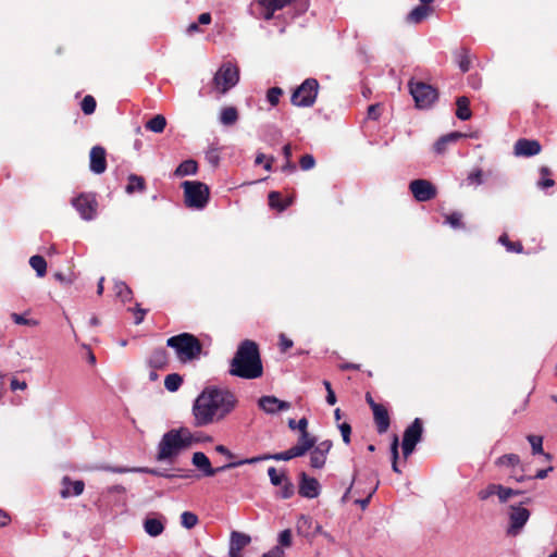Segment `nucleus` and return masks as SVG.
I'll list each match as a JSON object with an SVG mask.
<instances>
[{"label":"nucleus","instance_id":"obj_62","mask_svg":"<svg viewBox=\"0 0 557 557\" xmlns=\"http://www.w3.org/2000/svg\"><path fill=\"white\" fill-rule=\"evenodd\" d=\"M10 387L12 391L26 389L27 383L25 381H18L17 379L11 380Z\"/></svg>","mask_w":557,"mask_h":557},{"label":"nucleus","instance_id":"obj_31","mask_svg":"<svg viewBox=\"0 0 557 557\" xmlns=\"http://www.w3.org/2000/svg\"><path fill=\"white\" fill-rule=\"evenodd\" d=\"M497 467L517 468L521 466V460L517 454H505L495 460Z\"/></svg>","mask_w":557,"mask_h":557},{"label":"nucleus","instance_id":"obj_47","mask_svg":"<svg viewBox=\"0 0 557 557\" xmlns=\"http://www.w3.org/2000/svg\"><path fill=\"white\" fill-rule=\"evenodd\" d=\"M554 470V468L552 466H549L548 468L546 469H541L539 470L533 476H524V475H520V476H517L515 474H511L510 478L515 479L517 482H522L524 480H531V479H539V480H543L545 479L549 472H552Z\"/></svg>","mask_w":557,"mask_h":557},{"label":"nucleus","instance_id":"obj_24","mask_svg":"<svg viewBox=\"0 0 557 557\" xmlns=\"http://www.w3.org/2000/svg\"><path fill=\"white\" fill-rule=\"evenodd\" d=\"M432 12L433 9L430 5H418L408 13L406 21L410 24H419Z\"/></svg>","mask_w":557,"mask_h":557},{"label":"nucleus","instance_id":"obj_42","mask_svg":"<svg viewBox=\"0 0 557 557\" xmlns=\"http://www.w3.org/2000/svg\"><path fill=\"white\" fill-rule=\"evenodd\" d=\"M220 152L221 149L212 144L206 151V160L208 163H210L212 166H218L220 163Z\"/></svg>","mask_w":557,"mask_h":557},{"label":"nucleus","instance_id":"obj_7","mask_svg":"<svg viewBox=\"0 0 557 557\" xmlns=\"http://www.w3.org/2000/svg\"><path fill=\"white\" fill-rule=\"evenodd\" d=\"M408 87L418 109H429L438 99L437 89L426 83L410 79Z\"/></svg>","mask_w":557,"mask_h":557},{"label":"nucleus","instance_id":"obj_12","mask_svg":"<svg viewBox=\"0 0 557 557\" xmlns=\"http://www.w3.org/2000/svg\"><path fill=\"white\" fill-rule=\"evenodd\" d=\"M409 189L414 199L420 202L432 200L436 197V187L428 180H413L409 184Z\"/></svg>","mask_w":557,"mask_h":557},{"label":"nucleus","instance_id":"obj_2","mask_svg":"<svg viewBox=\"0 0 557 557\" xmlns=\"http://www.w3.org/2000/svg\"><path fill=\"white\" fill-rule=\"evenodd\" d=\"M230 374L233 376L253 380L261 377L263 366L258 344L251 339L243 341L231 360Z\"/></svg>","mask_w":557,"mask_h":557},{"label":"nucleus","instance_id":"obj_3","mask_svg":"<svg viewBox=\"0 0 557 557\" xmlns=\"http://www.w3.org/2000/svg\"><path fill=\"white\" fill-rule=\"evenodd\" d=\"M198 441L199 438H195L186 428L173 429L162 436L159 443L157 460L172 459L177 456L182 449L189 447L193 442Z\"/></svg>","mask_w":557,"mask_h":557},{"label":"nucleus","instance_id":"obj_59","mask_svg":"<svg viewBox=\"0 0 557 557\" xmlns=\"http://www.w3.org/2000/svg\"><path fill=\"white\" fill-rule=\"evenodd\" d=\"M293 347V341L289 339L285 334H280V348L282 352H286Z\"/></svg>","mask_w":557,"mask_h":557},{"label":"nucleus","instance_id":"obj_33","mask_svg":"<svg viewBox=\"0 0 557 557\" xmlns=\"http://www.w3.org/2000/svg\"><path fill=\"white\" fill-rule=\"evenodd\" d=\"M269 206L273 209L278 210L280 212L284 211L289 205L290 200H282V195L278 191H271L268 196Z\"/></svg>","mask_w":557,"mask_h":557},{"label":"nucleus","instance_id":"obj_19","mask_svg":"<svg viewBox=\"0 0 557 557\" xmlns=\"http://www.w3.org/2000/svg\"><path fill=\"white\" fill-rule=\"evenodd\" d=\"M258 405L267 413H275L290 408L289 403L280 400L275 396H262L259 398Z\"/></svg>","mask_w":557,"mask_h":557},{"label":"nucleus","instance_id":"obj_26","mask_svg":"<svg viewBox=\"0 0 557 557\" xmlns=\"http://www.w3.org/2000/svg\"><path fill=\"white\" fill-rule=\"evenodd\" d=\"M461 137H465V135L459 132H453L447 135H444L436 140V143L433 146V149L436 153L442 154L446 151L448 144L455 143Z\"/></svg>","mask_w":557,"mask_h":557},{"label":"nucleus","instance_id":"obj_36","mask_svg":"<svg viewBox=\"0 0 557 557\" xmlns=\"http://www.w3.org/2000/svg\"><path fill=\"white\" fill-rule=\"evenodd\" d=\"M29 265L36 271L37 276L42 277L47 273V261L42 256L35 255L29 259Z\"/></svg>","mask_w":557,"mask_h":557},{"label":"nucleus","instance_id":"obj_49","mask_svg":"<svg viewBox=\"0 0 557 557\" xmlns=\"http://www.w3.org/2000/svg\"><path fill=\"white\" fill-rule=\"evenodd\" d=\"M282 488L278 492V496L283 499L290 498L295 493V486L293 482L288 479L285 480L282 484Z\"/></svg>","mask_w":557,"mask_h":557},{"label":"nucleus","instance_id":"obj_45","mask_svg":"<svg viewBox=\"0 0 557 557\" xmlns=\"http://www.w3.org/2000/svg\"><path fill=\"white\" fill-rule=\"evenodd\" d=\"M97 107L96 99L91 95H87L81 102V109L86 115H90L95 112Z\"/></svg>","mask_w":557,"mask_h":557},{"label":"nucleus","instance_id":"obj_14","mask_svg":"<svg viewBox=\"0 0 557 557\" xmlns=\"http://www.w3.org/2000/svg\"><path fill=\"white\" fill-rule=\"evenodd\" d=\"M251 537L239 531H232L230 535V557H243L242 550L248 546Z\"/></svg>","mask_w":557,"mask_h":557},{"label":"nucleus","instance_id":"obj_57","mask_svg":"<svg viewBox=\"0 0 557 557\" xmlns=\"http://www.w3.org/2000/svg\"><path fill=\"white\" fill-rule=\"evenodd\" d=\"M11 318L12 320L16 323V324H21V325H32V326H35L38 324L37 321L35 320H30V319H26L24 315L22 314H18V313H12L11 314Z\"/></svg>","mask_w":557,"mask_h":557},{"label":"nucleus","instance_id":"obj_44","mask_svg":"<svg viewBox=\"0 0 557 557\" xmlns=\"http://www.w3.org/2000/svg\"><path fill=\"white\" fill-rule=\"evenodd\" d=\"M499 487L500 484L491 483L485 488L479 491L478 497L480 500H486L493 495H497L499 497Z\"/></svg>","mask_w":557,"mask_h":557},{"label":"nucleus","instance_id":"obj_20","mask_svg":"<svg viewBox=\"0 0 557 557\" xmlns=\"http://www.w3.org/2000/svg\"><path fill=\"white\" fill-rule=\"evenodd\" d=\"M295 457H299V455L296 453V449L293 446L289 449L282 451V453H276L273 455L265 454V455H261V456L243 459V462H244V465H253L259 461H263V460H268V459H274L277 461H280V460L288 461Z\"/></svg>","mask_w":557,"mask_h":557},{"label":"nucleus","instance_id":"obj_23","mask_svg":"<svg viewBox=\"0 0 557 557\" xmlns=\"http://www.w3.org/2000/svg\"><path fill=\"white\" fill-rule=\"evenodd\" d=\"M293 539H292V531L289 529H286L282 531L278 535V546L273 547L268 553L263 554L262 557H285L284 550L282 547H289L292 546Z\"/></svg>","mask_w":557,"mask_h":557},{"label":"nucleus","instance_id":"obj_21","mask_svg":"<svg viewBox=\"0 0 557 557\" xmlns=\"http://www.w3.org/2000/svg\"><path fill=\"white\" fill-rule=\"evenodd\" d=\"M372 412L377 433H386L391 425V418L387 408L384 405L375 406Z\"/></svg>","mask_w":557,"mask_h":557},{"label":"nucleus","instance_id":"obj_17","mask_svg":"<svg viewBox=\"0 0 557 557\" xmlns=\"http://www.w3.org/2000/svg\"><path fill=\"white\" fill-rule=\"evenodd\" d=\"M298 493L306 498H315L320 494V484L317 479L308 476L305 472L300 473Z\"/></svg>","mask_w":557,"mask_h":557},{"label":"nucleus","instance_id":"obj_63","mask_svg":"<svg viewBox=\"0 0 557 557\" xmlns=\"http://www.w3.org/2000/svg\"><path fill=\"white\" fill-rule=\"evenodd\" d=\"M296 429L299 430L300 434H305V433H309L308 432V420L307 418H301L298 422H297V426Z\"/></svg>","mask_w":557,"mask_h":557},{"label":"nucleus","instance_id":"obj_54","mask_svg":"<svg viewBox=\"0 0 557 557\" xmlns=\"http://www.w3.org/2000/svg\"><path fill=\"white\" fill-rule=\"evenodd\" d=\"M315 165V160L312 154H304L299 160V166L302 171H308L313 169Z\"/></svg>","mask_w":557,"mask_h":557},{"label":"nucleus","instance_id":"obj_4","mask_svg":"<svg viewBox=\"0 0 557 557\" xmlns=\"http://www.w3.org/2000/svg\"><path fill=\"white\" fill-rule=\"evenodd\" d=\"M166 346L175 350L177 359L182 362L196 360L202 354L201 342L191 333L171 336L166 341Z\"/></svg>","mask_w":557,"mask_h":557},{"label":"nucleus","instance_id":"obj_43","mask_svg":"<svg viewBox=\"0 0 557 557\" xmlns=\"http://www.w3.org/2000/svg\"><path fill=\"white\" fill-rule=\"evenodd\" d=\"M445 223L449 224L453 228H465L462 213L457 211L445 214Z\"/></svg>","mask_w":557,"mask_h":557},{"label":"nucleus","instance_id":"obj_15","mask_svg":"<svg viewBox=\"0 0 557 557\" xmlns=\"http://www.w3.org/2000/svg\"><path fill=\"white\" fill-rule=\"evenodd\" d=\"M542 146L535 139L520 138L515 143L513 152L519 157H533L541 152Z\"/></svg>","mask_w":557,"mask_h":557},{"label":"nucleus","instance_id":"obj_6","mask_svg":"<svg viewBox=\"0 0 557 557\" xmlns=\"http://www.w3.org/2000/svg\"><path fill=\"white\" fill-rule=\"evenodd\" d=\"M185 205L188 208L203 209L210 197L209 187L199 181H185L182 183Z\"/></svg>","mask_w":557,"mask_h":557},{"label":"nucleus","instance_id":"obj_39","mask_svg":"<svg viewBox=\"0 0 557 557\" xmlns=\"http://www.w3.org/2000/svg\"><path fill=\"white\" fill-rule=\"evenodd\" d=\"M498 242L506 247L507 251L522 253L523 246L520 242H511L507 234H502L498 238Z\"/></svg>","mask_w":557,"mask_h":557},{"label":"nucleus","instance_id":"obj_28","mask_svg":"<svg viewBox=\"0 0 557 557\" xmlns=\"http://www.w3.org/2000/svg\"><path fill=\"white\" fill-rule=\"evenodd\" d=\"M146 189V181L143 176L137 174H129L127 177V185L125 191L127 194H134L136 191L143 193Z\"/></svg>","mask_w":557,"mask_h":557},{"label":"nucleus","instance_id":"obj_61","mask_svg":"<svg viewBox=\"0 0 557 557\" xmlns=\"http://www.w3.org/2000/svg\"><path fill=\"white\" fill-rule=\"evenodd\" d=\"M398 446H399V441H398V436L397 435H394L393 436V441L391 443V455H392V460H398Z\"/></svg>","mask_w":557,"mask_h":557},{"label":"nucleus","instance_id":"obj_51","mask_svg":"<svg viewBox=\"0 0 557 557\" xmlns=\"http://www.w3.org/2000/svg\"><path fill=\"white\" fill-rule=\"evenodd\" d=\"M268 474H269L271 483L274 486H280L285 480H288V478L285 475V473L278 474L274 467H270L268 469Z\"/></svg>","mask_w":557,"mask_h":557},{"label":"nucleus","instance_id":"obj_41","mask_svg":"<svg viewBox=\"0 0 557 557\" xmlns=\"http://www.w3.org/2000/svg\"><path fill=\"white\" fill-rule=\"evenodd\" d=\"M326 458H327V455L312 448V450L310 453V466L314 469H321L324 467V465L326 462Z\"/></svg>","mask_w":557,"mask_h":557},{"label":"nucleus","instance_id":"obj_16","mask_svg":"<svg viewBox=\"0 0 557 557\" xmlns=\"http://www.w3.org/2000/svg\"><path fill=\"white\" fill-rule=\"evenodd\" d=\"M89 168L95 174H102L107 170V153L101 146H94L89 152Z\"/></svg>","mask_w":557,"mask_h":557},{"label":"nucleus","instance_id":"obj_22","mask_svg":"<svg viewBox=\"0 0 557 557\" xmlns=\"http://www.w3.org/2000/svg\"><path fill=\"white\" fill-rule=\"evenodd\" d=\"M62 490L60 491V495L62 498H69L70 496H79L83 494L85 488V483L82 480L72 481L70 476H63L62 481Z\"/></svg>","mask_w":557,"mask_h":557},{"label":"nucleus","instance_id":"obj_64","mask_svg":"<svg viewBox=\"0 0 557 557\" xmlns=\"http://www.w3.org/2000/svg\"><path fill=\"white\" fill-rule=\"evenodd\" d=\"M211 21H212V17H211V14L209 12L201 13L198 16V24L208 25V24L211 23Z\"/></svg>","mask_w":557,"mask_h":557},{"label":"nucleus","instance_id":"obj_34","mask_svg":"<svg viewBox=\"0 0 557 557\" xmlns=\"http://www.w3.org/2000/svg\"><path fill=\"white\" fill-rule=\"evenodd\" d=\"M238 120V111L235 107H225L220 114V121L224 125H233Z\"/></svg>","mask_w":557,"mask_h":557},{"label":"nucleus","instance_id":"obj_40","mask_svg":"<svg viewBox=\"0 0 557 557\" xmlns=\"http://www.w3.org/2000/svg\"><path fill=\"white\" fill-rule=\"evenodd\" d=\"M116 296L123 301H129L132 299V289L124 282H116L114 285Z\"/></svg>","mask_w":557,"mask_h":557},{"label":"nucleus","instance_id":"obj_55","mask_svg":"<svg viewBox=\"0 0 557 557\" xmlns=\"http://www.w3.org/2000/svg\"><path fill=\"white\" fill-rule=\"evenodd\" d=\"M311 523H312V519L308 516H300L298 521H297V529H298V532L300 533H305L308 531V529H310L311 527Z\"/></svg>","mask_w":557,"mask_h":557},{"label":"nucleus","instance_id":"obj_56","mask_svg":"<svg viewBox=\"0 0 557 557\" xmlns=\"http://www.w3.org/2000/svg\"><path fill=\"white\" fill-rule=\"evenodd\" d=\"M382 108L381 104L374 103L368 107L367 117L369 120L376 121L381 116Z\"/></svg>","mask_w":557,"mask_h":557},{"label":"nucleus","instance_id":"obj_18","mask_svg":"<svg viewBox=\"0 0 557 557\" xmlns=\"http://www.w3.org/2000/svg\"><path fill=\"white\" fill-rule=\"evenodd\" d=\"M147 362L151 369L165 370L170 363V358L166 349L163 347L152 349Z\"/></svg>","mask_w":557,"mask_h":557},{"label":"nucleus","instance_id":"obj_8","mask_svg":"<svg viewBox=\"0 0 557 557\" xmlns=\"http://www.w3.org/2000/svg\"><path fill=\"white\" fill-rule=\"evenodd\" d=\"M319 90V82L315 78L305 79L290 97V102L296 107H312Z\"/></svg>","mask_w":557,"mask_h":557},{"label":"nucleus","instance_id":"obj_25","mask_svg":"<svg viewBox=\"0 0 557 557\" xmlns=\"http://www.w3.org/2000/svg\"><path fill=\"white\" fill-rule=\"evenodd\" d=\"M317 443V438L310 433L300 434L297 444L294 446L296 453L304 456L307 451L312 449Z\"/></svg>","mask_w":557,"mask_h":557},{"label":"nucleus","instance_id":"obj_48","mask_svg":"<svg viewBox=\"0 0 557 557\" xmlns=\"http://www.w3.org/2000/svg\"><path fill=\"white\" fill-rule=\"evenodd\" d=\"M540 173L542 175V180L539 182L540 187L549 188L555 185V181L549 178V175L552 174V172L547 166H542L540 169Z\"/></svg>","mask_w":557,"mask_h":557},{"label":"nucleus","instance_id":"obj_1","mask_svg":"<svg viewBox=\"0 0 557 557\" xmlns=\"http://www.w3.org/2000/svg\"><path fill=\"white\" fill-rule=\"evenodd\" d=\"M235 394L226 388L207 386L193 404L195 426H206L224 420L237 406Z\"/></svg>","mask_w":557,"mask_h":557},{"label":"nucleus","instance_id":"obj_50","mask_svg":"<svg viewBox=\"0 0 557 557\" xmlns=\"http://www.w3.org/2000/svg\"><path fill=\"white\" fill-rule=\"evenodd\" d=\"M522 492L519 491V490H513L511 487H506V486H503L500 484V487H499V502L500 503H506L508 502V499L512 496H518L520 495Z\"/></svg>","mask_w":557,"mask_h":557},{"label":"nucleus","instance_id":"obj_38","mask_svg":"<svg viewBox=\"0 0 557 557\" xmlns=\"http://www.w3.org/2000/svg\"><path fill=\"white\" fill-rule=\"evenodd\" d=\"M456 59L459 69L466 73L470 70L471 60L469 55V50L467 48H461L459 51L456 52Z\"/></svg>","mask_w":557,"mask_h":557},{"label":"nucleus","instance_id":"obj_30","mask_svg":"<svg viewBox=\"0 0 557 557\" xmlns=\"http://www.w3.org/2000/svg\"><path fill=\"white\" fill-rule=\"evenodd\" d=\"M198 171V163L193 160L188 159L183 161L174 171V175L176 177H184L187 175H194Z\"/></svg>","mask_w":557,"mask_h":557},{"label":"nucleus","instance_id":"obj_10","mask_svg":"<svg viewBox=\"0 0 557 557\" xmlns=\"http://www.w3.org/2000/svg\"><path fill=\"white\" fill-rule=\"evenodd\" d=\"M191 462H193V465L197 469H199L202 472V474L205 476H213V475H215L219 472H222V471H225L227 469L236 468V467H239V466L244 465L243 460H238V461H235V462H230V463L224 465V466L219 467V468H213L211 466L210 459L202 451L194 453L193 458H191Z\"/></svg>","mask_w":557,"mask_h":557},{"label":"nucleus","instance_id":"obj_35","mask_svg":"<svg viewBox=\"0 0 557 557\" xmlns=\"http://www.w3.org/2000/svg\"><path fill=\"white\" fill-rule=\"evenodd\" d=\"M183 382H184V380L181 374L171 373V374H168L164 379V387L166 388V391L174 393L180 389Z\"/></svg>","mask_w":557,"mask_h":557},{"label":"nucleus","instance_id":"obj_9","mask_svg":"<svg viewBox=\"0 0 557 557\" xmlns=\"http://www.w3.org/2000/svg\"><path fill=\"white\" fill-rule=\"evenodd\" d=\"M423 432V424L420 418H416L413 422L408 425L403 436V455L407 459L414 450L416 445L421 441Z\"/></svg>","mask_w":557,"mask_h":557},{"label":"nucleus","instance_id":"obj_32","mask_svg":"<svg viewBox=\"0 0 557 557\" xmlns=\"http://www.w3.org/2000/svg\"><path fill=\"white\" fill-rule=\"evenodd\" d=\"M166 126V119L162 114H157L146 122V129L153 133H162Z\"/></svg>","mask_w":557,"mask_h":557},{"label":"nucleus","instance_id":"obj_29","mask_svg":"<svg viewBox=\"0 0 557 557\" xmlns=\"http://www.w3.org/2000/svg\"><path fill=\"white\" fill-rule=\"evenodd\" d=\"M144 529L152 537L159 536L164 531V523L158 518H147L144 521Z\"/></svg>","mask_w":557,"mask_h":557},{"label":"nucleus","instance_id":"obj_5","mask_svg":"<svg viewBox=\"0 0 557 557\" xmlns=\"http://www.w3.org/2000/svg\"><path fill=\"white\" fill-rule=\"evenodd\" d=\"M239 81V69L237 65L225 62L214 74L211 87L219 95L226 94L230 89L237 85Z\"/></svg>","mask_w":557,"mask_h":557},{"label":"nucleus","instance_id":"obj_11","mask_svg":"<svg viewBox=\"0 0 557 557\" xmlns=\"http://www.w3.org/2000/svg\"><path fill=\"white\" fill-rule=\"evenodd\" d=\"M72 205L86 221L92 220L97 214L98 202L94 194H81L73 198Z\"/></svg>","mask_w":557,"mask_h":557},{"label":"nucleus","instance_id":"obj_46","mask_svg":"<svg viewBox=\"0 0 557 557\" xmlns=\"http://www.w3.org/2000/svg\"><path fill=\"white\" fill-rule=\"evenodd\" d=\"M198 521V517L190 511H184L181 515V523L186 529H193L197 525Z\"/></svg>","mask_w":557,"mask_h":557},{"label":"nucleus","instance_id":"obj_37","mask_svg":"<svg viewBox=\"0 0 557 557\" xmlns=\"http://www.w3.org/2000/svg\"><path fill=\"white\" fill-rule=\"evenodd\" d=\"M527 440H528V442L530 443V445L532 447V454L533 455L542 454V455L545 456V458L547 460L552 459V455L550 454H545L543 451V437L542 436H539V435H528Z\"/></svg>","mask_w":557,"mask_h":557},{"label":"nucleus","instance_id":"obj_53","mask_svg":"<svg viewBox=\"0 0 557 557\" xmlns=\"http://www.w3.org/2000/svg\"><path fill=\"white\" fill-rule=\"evenodd\" d=\"M483 171L481 169H475L469 173L467 177V182L469 185H481L483 183Z\"/></svg>","mask_w":557,"mask_h":557},{"label":"nucleus","instance_id":"obj_60","mask_svg":"<svg viewBox=\"0 0 557 557\" xmlns=\"http://www.w3.org/2000/svg\"><path fill=\"white\" fill-rule=\"evenodd\" d=\"M332 446H333L332 441L325 440V441L320 442L318 445H314L313 448L318 451H321V453H324L325 455H327L329 451L331 450Z\"/></svg>","mask_w":557,"mask_h":557},{"label":"nucleus","instance_id":"obj_58","mask_svg":"<svg viewBox=\"0 0 557 557\" xmlns=\"http://www.w3.org/2000/svg\"><path fill=\"white\" fill-rule=\"evenodd\" d=\"M344 443H350L351 426L347 422H343L338 425Z\"/></svg>","mask_w":557,"mask_h":557},{"label":"nucleus","instance_id":"obj_13","mask_svg":"<svg viewBox=\"0 0 557 557\" xmlns=\"http://www.w3.org/2000/svg\"><path fill=\"white\" fill-rule=\"evenodd\" d=\"M530 515L529 509L522 506H510L507 534L511 536L518 535L528 522Z\"/></svg>","mask_w":557,"mask_h":557},{"label":"nucleus","instance_id":"obj_27","mask_svg":"<svg viewBox=\"0 0 557 557\" xmlns=\"http://www.w3.org/2000/svg\"><path fill=\"white\" fill-rule=\"evenodd\" d=\"M456 116L461 121H468L472 116V112L470 110V100L466 96L458 97L456 100Z\"/></svg>","mask_w":557,"mask_h":557},{"label":"nucleus","instance_id":"obj_52","mask_svg":"<svg viewBox=\"0 0 557 557\" xmlns=\"http://www.w3.org/2000/svg\"><path fill=\"white\" fill-rule=\"evenodd\" d=\"M283 95V90L280 87H271L268 89L267 99L271 106H276L280 102V98Z\"/></svg>","mask_w":557,"mask_h":557}]
</instances>
